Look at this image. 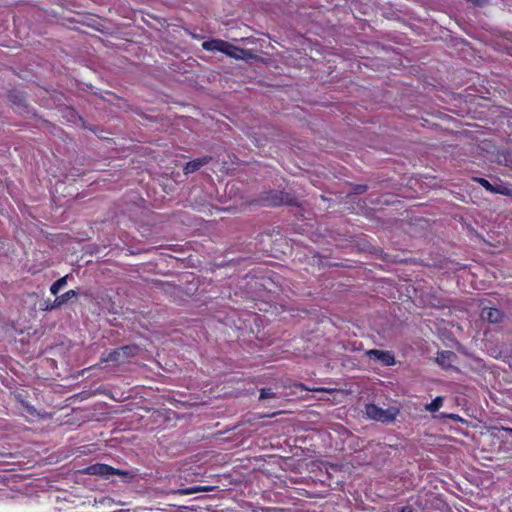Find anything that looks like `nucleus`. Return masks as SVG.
<instances>
[{"instance_id":"obj_1","label":"nucleus","mask_w":512,"mask_h":512,"mask_svg":"<svg viewBox=\"0 0 512 512\" xmlns=\"http://www.w3.org/2000/svg\"><path fill=\"white\" fill-rule=\"evenodd\" d=\"M258 204L265 207H277L282 205H297V199L284 191L280 190H269L263 192L259 199Z\"/></svg>"},{"instance_id":"obj_2","label":"nucleus","mask_w":512,"mask_h":512,"mask_svg":"<svg viewBox=\"0 0 512 512\" xmlns=\"http://www.w3.org/2000/svg\"><path fill=\"white\" fill-rule=\"evenodd\" d=\"M139 350L140 349L136 344L124 345L119 348L103 352L100 358V362L122 363L137 356Z\"/></svg>"},{"instance_id":"obj_3","label":"nucleus","mask_w":512,"mask_h":512,"mask_svg":"<svg viewBox=\"0 0 512 512\" xmlns=\"http://www.w3.org/2000/svg\"><path fill=\"white\" fill-rule=\"evenodd\" d=\"M84 473L88 475L101 476L104 479H109L113 475H120L123 477L130 475L128 471L120 470L104 463H95L89 465L84 469Z\"/></svg>"},{"instance_id":"obj_4","label":"nucleus","mask_w":512,"mask_h":512,"mask_svg":"<svg viewBox=\"0 0 512 512\" xmlns=\"http://www.w3.org/2000/svg\"><path fill=\"white\" fill-rule=\"evenodd\" d=\"M365 411L368 418L382 423L393 422L397 414L394 408L383 409L375 404L366 405Z\"/></svg>"},{"instance_id":"obj_5","label":"nucleus","mask_w":512,"mask_h":512,"mask_svg":"<svg viewBox=\"0 0 512 512\" xmlns=\"http://www.w3.org/2000/svg\"><path fill=\"white\" fill-rule=\"evenodd\" d=\"M79 293L76 290H69L62 295L57 296L52 302H46L42 308L44 311H53L60 309L64 304L68 303L72 299H76Z\"/></svg>"},{"instance_id":"obj_6","label":"nucleus","mask_w":512,"mask_h":512,"mask_svg":"<svg viewBox=\"0 0 512 512\" xmlns=\"http://www.w3.org/2000/svg\"><path fill=\"white\" fill-rule=\"evenodd\" d=\"M365 355L374 361H379L383 366H392L395 364V357L390 351L371 349L366 351Z\"/></svg>"},{"instance_id":"obj_7","label":"nucleus","mask_w":512,"mask_h":512,"mask_svg":"<svg viewBox=\"0 0 512 512\" xmlns=\"http://www.w3.org/2000/svg\"><path fill=\"white\" fill-rule=\"evenodd\" d=\"M21 415L25 416L28 420L34 421L35 419H42L45 417L36 407L31 405L28 401L18 407Z\"/></svg>"},{"instance_id":"obj_8","label":"nucleus","mask_w":512,"mask_h":512,"mask_svg":"<svg viewBox=\"0 0 512 512\" xmlns=\"http://www.w3.org/2000/svg\"><path fill=\"white\" fill-rule=\"evenodd\" d=\"M212 160L211 156H204L202 158H197L192 161H189L184 166L183 170L185 174H191L198 171L201 167L207 165Z\"/></svg>"},{"instance_id":"obj_9","label":"nucleus","mask_w":512,"mask_h":512,"mask_svg":"<svg viewBox=\"0 0 512 512\" xmlns=\"http://www.w3.org/2000/svg\"><path fill=\"white\" fill-rule=\"evenodd\" d=\"M228 46L229 47L226 48V51H228V52H224V54H226L229 57H232L235 59H241V60L248 59V58L252 57V53L247 49L237 47L229 42H228Z\"/></svg>"},{"instance_id":"obj_10","label":"nucleus","mask_w":512,"mask_h":512,"mask_svg":"<svg viewBox=\"0 0 512 512\" xmlns=\"http://www.w3.org/2000/svg\"><path fill=\"white\" fill-rule=\"evenodd\" d=\"M227 47H229L228 42L221 39H211L202 43V48L206 51H219L224 53L227 52Z\"/></svg>"},{"instance_id":"obj_11","label":"nucleus","mask_w":512,"mask_h":512,"mask_svg":"<svg viewBox=\"0 0 512 512\" xmlns=\"http://www.w3.org/2000/svg\"><path fill=\"white\" fill-rule=\"evenodd\" d=\"M481 317L490 323H499L503 318V313L497 308H483Z\"/></svg>"},{"instance_id":"obj_12","label":"nucleus","mask_w":512,"mask_h":512,"mask_svg":"<svg viewBox=\"0 0 512 512\" xmlns=\"http://www.w3.org/2000/svg\"><path fill=\"white\" fill-rule=\"evenodd\" d=\"M454 357L455 354L451 351H441L438 353L436 360L441 366L448 367L451 365V360Z\"/></svg>"},{"instance_id":"obj_13","label":"nucleus","mask_w":512,"mask_h":512,"mask_svg":"<svg viewBox=\"0 0 512 512\" xmlns=\"http://www.w3.org/2000/svg\"><path fill=\"white\" fill-rule=\"evenodd\" d=\"M474 181L479 183L483 188L492 193L506 194L500 188L493 186L487 179L481 177H474Z\"/></svg>"},{"instance_id":"obj_14","label":"nucleus","mask_w":512,"mask_h":512,"mask_svg":"<svg viewBox=\"0 0 512 512\" xmlns=\"http://www.w3.org/2000/svg\"><path fill=\"white\" fill-rule=\"evenodd\" d=\"M67 279L68 275H65L61 277L60 279L56 280L51 286H50V292L53 295H57L60 290L67 285Z\"/></svg>"},{"instance_id":"obj_15","label":"nucleus","mask_w":512,"mask_h":512,"mask_svg":"<svg viewBox=\"0 0 512 512\" xmlns=\"http://www.w3.org/2000/svg\"><path fill=\"white\" fill-rule=\"evenodd\" d=\"M442 404L443 397L437 396L429 404L426 405V410H428L429 412H436L441 408Z\"/></svg>"},{"instance_id":"obj_16","label":"nucleus","mask_w":512,"mask_h":512,"mask_svg":"<svg viewBox=\"0 0 512 512\" xmlns=\"http://www.w3.org/2000/svg\"><path fill=\"white\" fill-rule=\"evenodd\" d=\"M276 395L271 388H263L260 390L259 399L274 398Z\"/></svg>"},{"instance_id":"obj_17","label":"nucleus","mask_w":512,"mask_h":512,"mask_svg":"<svg viewBox=\"0 0 512 512\" xmlns=\"http://www.w3.org/2000/svg\"><path fill=\"white\" fill-rule=\"evenodd\" d=\"M14 398L17 401L19 406H21L22 404L27 402L26 395L24 394V391H17V392H15L14 393Z\"/></svg>"},{"instance_id":"obj_18","label":"nucleus","mask_w":512,"mask_h":512,"mask_svg":"<svg viewBox=\"0 0 512 512\" xmlns=\"http://www.w3.org/2000/svg\"><path fill=\"white\" fill-rule=\"evenodd\" d=\"M368 189V186L365 184L355 185L354 186V193L355 194H362L366 192Z\"/></svg>"},{"instance_id":"obj_19","label":"nucleus","mask_w":512,"mask_h":512,"mask_svg":"<svg viewBox=\"0 0 512 512\" xmlns=\"http://www.w3.org/2000/svg\"><path fill=\"white\" fill-rule=\"evenodd\" d=\"M400 512H413V509L411 506L407 505V506H403L401 508V511Z\"/></svg>"},{"instance_id":"obj_20","label":"nucleus","mask_w":512,"mask_h":512,"mask_svg":"<svg viewBox=\"0 0 512 512\" xmlns=\"http://www.w3.org/2000/svg\"><path fill=\"white\" fill-rule=\"evenodd\" d=\"M503 430L512 436V428H503Z\"/></svg>"}]
</instances>
